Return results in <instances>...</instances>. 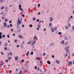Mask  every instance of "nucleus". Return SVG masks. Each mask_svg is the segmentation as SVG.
I'll use <instances>...</instances> for the list:
<instances>
[{
    "instance_id": "obj_4",
    "label": "nucleus",
    "mask_w": 74,
    "mask_h": 74,
    "mask_svg": "<svg viewBox=\"0 0 74 74\" xmlns=\"http://www.w3.org/2000/svg\"><path fill=\"white\" fill-rule=\"evenodd\" d=\"M38 28H37V30H39V29L41 27V25L40 24L38 25Z\"/></svg>"
},
{
    "instance_id": "obj_61",
    "label": "nucleus",
    "mask_w": 74,
    "mask_h": 74,
    "mask_svg": "<svg viewBox=\"0 0 74 74\" xmlns=\"http://www.w3.org/2000/svg\"><path fill=\"white\" fill-rule=\"evenodd\" d=\"M10 55V53H9L8 55V57L9 56V55Z\"/></svg>"
},
{
    "instance_id": "obj_14",
    "label": "nucleus",
    "mask_w": 74,
    "mask_h": 74,
    "mask_svg": "<svg viewBox=\"0 0 74 74\" xmlns=\"http://www.w3.org/2000/svg\"><path fill=\"white\" fill-rule=\"evenodd\" d=\"M64 39L65 40H67V37L65 36V38H64Z\"/></svg>"
},
{
    "instance_id": "obj_44",
    "label": "nucleus",
    "mask_w": 74,
    "mask_h": 74,
    "mask_svg": "<svg viewBox=\"0 0 74 74\" xmlns=\"http://www.w3.org/2000/svg\"><path fill=\"white\" fill-rule=\"evenodd\" d=\"M65 27H66V29H69V27H67L66 26H65Z\"/></svg>"
},
{
    "instance_id": "obj_9",
    "label": "nucleus",
    "mask_w": 74,
    "mask_h": 74,
    "mask_svg": "<svg viewBox=\"0 0 74 74\" xmlns=\"http://www.w3.org/2000/svg\"><path fill=\"white\" fill-rule=\"evenodd\" d=\"M56 62L57 64H58L59 63H60V62H59V60H56Z\"/></svg>"
},
{
    "instance_id": "obj_42",
    "label": "nucleus",
    "mask_w": 74,
    "mask_h": 74,
    "mask_svg": "<svg viewBox=\"0 0 74 74\" xmlns=\"http://www.w3.org/2000/svg\"><path fill=\"white\" fill-rule=\"evenodd\" d=\"M0 2H3V0H0Z\"/></svg>"
},
{
    "instance_id": "obj_13",
    "label": "nucleus",
    "mask_w": 74,
    "mask_h": 74,
    "mask_svg": "<svg viewBox=\"0 0 74 74\" xmlns=\"http://www.w3.org/2000/svg\"><path fill=\"white\" fill-rule=\"evenodd\" d=\"M8 45V43H7V42H5L4 44V46H7Z\"/></svg>"
},
{
    "instance_id": "obj_34",
    "label": "nucleus",
    "mask_w": 74,
    "mask_h": 74,
    "mask_svg": "<svg viewBox=\"0 0 74 74\" xmlns=\"http://www.w3.org/2000/svg\"><path fill=\"white\" fill-rule=\"evenodd\" d=\"M30 44V41H29L27 43V44Z\"/></svg>"
},
{
    "instance_id": "obj_3",
    "label": "nucleus",
    "mask_w": 74,
    "mask_h": 74,
    "mask_svg": "<svg viewBox=\"0 0 74 74\" xmlns=\"http://www.w3.org/2000/svg\"><path fill=\"white\" fill-rule=\"evenodd\" d=\"M34 42L32 41L31 42V45H32V46H33V45H34V44H35V43H36V41L34 40Z\"/></svg>"
},
{
    "instance_id": "obj_51",
    "label": "nucleus",
    "mask_w": 74,
    "mask_h": 74,
    "mask_svg": "<svg viewBox=\"0 0 74 74\" xmlns=\"http://www.w3.org/2000/svg\"><path fill=\"white\" fill-rule=\"evenodd\" d=\"M24 43H25V42L24 41H23V42H22V43L24 44Z\"/></svg>"
},
{
    "instance_id": "obj_54",
    "label": "nucleus",
    "mask_w": 74,
    "mask_h": 74,
    "mask_svg": "<svg viewBox=\"0 0 74 74\" xmlns=\"http://www.w3.org/2000/svg\"><path fill=\"white\" fill-rule=\"evenodd\" d=\"M2 35V33L1 32H0V36H1Z\"/></svg>"
},
{
    "instance_id": "obj_25",
    "label": "nucleus",
    "mask_w": 74,
    "mask_h": 74,
    "mask_svg": "<svg viewBox=\"0 0 74 74\" xmlns=\"http://www.w3.org/2000/svg\"><path fill=\"white\" fill-rule=\"evenodd\" d=\"M36 38H37V36H35L34 37V39H36Z\"/></svg>"
},
{
    "instance_id": "obj_24",
    "label": "nucleus",
    "mask_w": 74,
    "mask_h": 74,
    "mask_svg": "<svg viewBox=\"0 0 74 74\" xmlns=\"http://www.w3.org/2000/svg\"><path fill=\"white\" fill-rule=\"evenodd\" d=\"M22 71H20L19 72V73H18V74H21V73H22Z\"/></svg>"
},
{
    "instance_id": "obj_12",
    "label": "nucleus",
    "mask_w": 74,
    "mask_h": 74,
    "mask_svg": "<svg viewBox=\"0 0 74 74\" xmlns=\"http://www.w3.org/2000/svg\"><path fill=\"white\" fill-rule=\"evenodd\" d=\"M18 59V57L17 56V57H15V60H17Z\"/></svg>"
},
{
    "instance_id": "obj_49",
    "label": "nucleus",
    "mask_w": 74,
    "mask_h": 74,
    "mask_svg": "<svg viewBox=\"0 0 74 74\" xmlns=\"http://www.w3.org/2000/svg\"><path fill=\"white\" fill-rule=\"evenodd\" d=\"M70 52V50L69 49L68 50V52Z\"/></svg>"
},
{
    "instance_id": "obj_20",
    "label": "nucleus",
    "mask_w": 74,
    "mask_h": 74,
    "mask_svg": "<svg viewBox=\"0 0 74 74\" xmlns=\"http://www.w3.org/2000/svg\"><path fill=\"white\" fill-rule=\"evenodd\" d=\"M22 7V5H20V4H19V8H20Z\"/></svg>"
},
{
    "instance_id": "obj_52",
    "label": "nucleus",
    "mask_w": 74,
    "mask_h": 74,
    "mask_svg": "<svg viewBox=\"0 0 74 74\" xmlns=\"http://www.w3.org/2000/svg\"><path fill=\"white\" fill-rule=\"evenodd\" d=\"M39 69H40V68H38L37 69V71H38V70H39Z\"/></svg>"
},
{
    "instance_id": "obj_60",
    "label": "nucleus",
    "mask_w": 74,
    "mask_h": 74,
    "mask_svg": "<svg viewBox=\"0 0 74 74\" xmlns=\"http://www.w3.org/2000/svg\"><path fill=\"white\" fill-rule=\"evenodd\" d=\"M22 16H23V17H25V15L24 14H23L22 15Z\"/></svg>"
},
{
    "instance_id": "obj_10",
    "label": "nucleus",
    "mask_w": 74,
    "mask_h": 74,
    "mask_svg": "<svg viewBox=\"0 0 74 74\" xmlns=\"http://www.w3.org/2000/svg\"><path fill=\"white\" fill-rule=\"evenodd\" d=\"M51 30L52 33H53V32H54L53 30L55 31V29H54L53 28H51Z\"/></svg>"
},
{
    "instance_id": "obj_47",
    "label": "nucleus",
    "mask_w": 74,
    "mask_h": 74,
    "mask_svg": "<svg viewBox=\"0 0 74 74\" xmlns=\"http://www.w3.org/2000/svg\"><path fill=\"white\" fill-rule=\"evenodd\" d=\"M72 29L73 30H74V27L73 26H72Z\"/></svg>"
},
{
    "instance_id": "obj_29",
    "label": "nucleus",
    "mask_w": 74,
    "mask_h": 74,
    "mask_svg": "<svg viewBox=\"0 0 74 74\" xmlns=\"http://www.w3.org/2000/svg\"><path fill=\"white\" fill-rule=\"evenodd\" d=\"M71 21V18H69L68 19V21Z\"/></svg>"
},
{
    "instance_id": "obj_2",
    "label": "nucleus",
    "mask_w": 74,
    "mask_h": 74,
    "mask_svg": "<svg viewBox=\"0 0 74 74\" xmlns=\"http://www.w3.org/2000/svg\"><path fill=\"white\" fill-rule=\"evenodd\" d=\"M68 47L66 46L65 47V49L66 50L67 53H68V48H70V45H68Z\"/></svg>"
},
{
    "instance_id": "obj_57",
    "label": "nucleus",
    "mask_w": 74,
    "mask_h": 74,
    "mask_svg": "<svg viewBox=\"0 0 74 74\" xmlns=\"http://www.w3.org/2000/svg\"><path fill=\"white\" fill-rule=\"evenodd\" d=\"M22 27H25V25H22Z\"/></svg>"
},
{
    "instance_id": "obj_27",
    "label": "nucleus",
    "mask_w": 74,
    "mask_h": 74,
    "mask_svg": "<svg viewBox=\"0 0 74 74\" xmlns=\"http://www.w3.org/2000/svg\"><path fill=\"white\" fill-rule=\"evenodd\" d=\"M4 7L2 6V8H1V10H3V9H4Z\"/></svg>"
},
{
    "instance_id": "obj_56",
    "label": "nucleus",
    "mask_w": 74,
    "mask_h": 74,
    "mask_svg": "<svg viewBox=\"0 0 74 74\" xmlns=\"http://www.w3.org/2000/svg\"><path fill=\"white\" fill-rule=\"evenodd\" d=\"M26 56H28L29 55H28V54L27 53L26 54Z\"/></svg>"
},
{
    "instance_id": "obj_17",
    "label": "nucleus",
    "mask_w": 74,
    "mask_h": 74,
    "mask_svg": "<svg viewBox=\"0 0 74 74\" xmlns=\"http://www.w3.org/2000/svg\"><path fill=\"white\" fill-rule=\"evenodd\" d=\"M37 60H39V61H40V57L39 58H37Z\"/></svg>"
},
{
    "instance_id": "obj_16",
    "label": "nucleus",
    "mask_w": 74,
    "mask_h": 74,
    "mask_svg": "<svg viewBox=\"0 0 74 74\" xmlns=\"http://www.w3.org/2000/svg\"><path fill=\"white\" fill-rule=\"evenodd\" d=\"M69 63L70 64H72V62L71 61H70L69 62Z\"/></svg>"
},
{
    "instance_id": "obj_55",
    "label": "nucleus",
    "mask_w": 74,
    "mask_h": 74,
    "mask_svg": "<svg viewBox=\"0 0 74 74\" xmlns=\"http://www.w3.org/2000/svg\"><path fill=\"white\" fill-rule=\"evenodd\" d=\"M52 58H54V55H53V56H52Z\"/></svg>"
},
{
    "instance_id": "obj_6",
    "label": "nucleus",
    "mask_w": 74,
    "mask_h": 74,
    "mask_svg": "<svg viewBox=\"0 0 74 74\" xmlns=\"http://www.w3.org/2000/svg\"><path fill=\"white\" fill-rule=\"evenodd\" d=\"M53 18H52L51 17H50L49 18V20L50 22H52V21H53Z\"/></svg>"
},
{
    "instance_id": "obj_32",
    "label": "nucleus",
    "mask_w": 74,
    "mask_h": 74,
    "mask_svg": "<svg viewBox=\"0 0 74 74\" xmlns=\"http://www.w3.org/2000/svg\"><path fill=\"white\" fill-rule=\"evenodd\" d=\"M67 65H68V66H69V65H70V63H69V62L68 63H67Z\"/></svg>"
},
{
    "instance_id": "obj_15",
    "label": "nucleus",
    "mask_w": 74,
    "mask_h": 74,
    "mask_svg": "<svg viewBox=\"0 0 74 74\" xmlns=\"http://www.w3.org/2000/svg\"><path fill=\"white\" fill-rule=\"evenodd\" d=\"M47 63L49 64H51V62H50L49 61H47Z\"/></svg>"
},
{
    "instance_id": "obj_19",
    "label": "nucleus",
    "mask_w": 74,
    "mask_h": 74,
    "mask_svg": "<svg viewBox=\"0 0 74 74\" xmlns=\"http://www.w3.org/2000/svg\"><path fill=\"white\" fill-rule=\"evenodd\" d=\"M49 26H50V27H51V26H52V23H50V24H49Z\"/></svg>"
},
{
    "instance_id": "obj_45",
    "label": "nucleus",
    "mask_w": 74,
    "mask_h": 74,
    "mask_svg": "<svg viewBox=\"0 0 74 74\" xmlns=\"http://www.w3.org/2000/svg\"><path fill=\"white\" fill-rule=\"evenodd\" d=\"M37 22H39V21H40V20H39V19H38L37 20Z\"/></svg>"
},
{
    "instance_id": "obj_40",
    "label": "nucleus",
    "mask_w": 74,
    "mask_h": 74,
    "mask_svg": "<svg viewBox=\"0 0 74 74\" xmlns=\"http://www.w3.org/2000/svg\"><path fill=\"white\" fill-rule=\"evenodd\" d=\"M1 54H2V55H4V53H3V52H1Z\"/></svg>"
},
{
    "instance_id": "obj_58",
    "label": "nucleus",
    "mask_w": 74,
    "mask_h": 74,
    "mask_svg": "<svg viewBox=\"0 0 74 74\" xmlns=\"http://www.w3.org/2000/svg\"><path fill=\"white\" fill-rule=\"evenodd\" d=\"M40 12H38V15H40Z\"/></svg>"
},
{
    "instance_id": "obj_28",
    "label": "nucleus",
    "mask_w": 74,
    "mask_h": 74,
    "mask_svg": "<svg viewBox=\"0 0 74 74\" xmlns=\"http://www.w3.org/2000/svg\"><path fill=\"white\" fill-rule=\"evenodd\" d=\"M19 37H20V38H23V37H22L21 36V35H19Z\"/></svg>"
},
{
    "instance_id": "obj_1",
    "label": "nucleus",
    "mask_w": 74,
    "mask_h": 74,
    "mask_svg": "<svg viewBox=\"0 0 74 74\" xmlns=\"http://www.w3.org/2000/svg\"><path fill=\"white\" fill-rule=\"evenodd\" d=\"M22 23V21L20 20L19 18H18V20L17 21V30L18 33L21 32V28L19 27L20 26V24H21Z\"/></svg>"
},
{
    "instance_id": "obj_46",
    "label": "nucleus",
    "mask_w": 74,
    "mask_h": 74,
    "mask_svg": "<svg viewBox=\"0 0 74 74\" xmlns=\"http://www.w3.org/2000/svg\"><path fill=\"white\" fill-rule=\"evenodd\" d=\"M40 6V4H38V7H39Z\"/></svg>"
},
{
    "instance_id": "obj_37",
    "label": "nucleus",
    "mask_w": 74,
    "mask_h": 74,
    "mask_svg": "<svg viewBox=\"0 0 74 74\" xmlns=\"http://www.w3.org/2000/svg\"><path fill=\"white\" fill-rule=\"evenodd\" d=\"M10 27H12V25L11 24H10Z\"/></svg>"
},
{
    "instance_id": "obj_31",
    "label": "nucleus",
    "mask_w": 74,
    "mask_h": 74,
    "mask_svg": "<svg viewBox=\"0 0 74 74\" xmlns=\"http://www.w3.org/2000/svg\"><path fill=\"white\" fill-rule=\"evenodd\" d=\"M35 20L36 18H35V17L33 18V21H35Z\"/></svg>"
},
{
    "instance_id": "obj_53",
    "label": "nucleus",
    "mask_w": 74,
    "mask_h": 74,
    "mask_svg": "<svg viewBox=\"0 0 74 74\" xmlns=\"http://www.w3.org/2000/svg\"><path fill=\"white\" fill-rule=\"evenodd\" d=\"M22 62L23 63V62H24V60H22Z\"/></svg>"
},
{
    "instance_id": "obj_38",
    "label": "nucleus",
    "mask_w": 74,
    "mask_h": 74,
    "mask_svg": "<svg viewBox=\"0 0 74 74\" xmlns=\"http://www.w3.org/2000/svg\"><path fill=\"white\" fill-rule=\"evenodd\" d=\"M7 37L8 38H10V36L9 35H7Z\"/></svg>"
},
{
    "instance_id": "obj_18",
    "label": "nucleus",
    "mask_w": 74,
    "mask_h": 74,
    "mask_svg": "<svg viewBox=\"0 0 74 74\" xmlns=\"http://www.w3.org/2000/svg\"><path fill=\"white\" fill-rule=\"evenodd\" d=\"M62 32H59L58 33V34H59V35H60V34H62Z\"/></svg>"
},
{
    "instance_id": "obj_30",
    "label": "nucleus",
    "mask_w": 74,
    "mask_h": 74,
    "mask_svg": "<svg viewBox=\"0 0 74 74\" xmlns=\"http://www.w3.org/2000/svg\"><path fill=\"white\" fill-rule=\"evenodd\" d=\"M5 22H7V21H8V20H7V19H6L5 20Z\"/></svg>"
},
{
    "instance_id": "obj_50",
    "label": "nucleus",
    "mask_w": 74,
    "mask_h": 74,
    "mask_svg": "<svg viewBox=\"0 0 74 74\" xmlns=\"http://www.w3.org/2000/svg\"><path fill=\"white\" fill-rule=\"evenodd\" d=\"M12 36H15V34H14Z\"/></svg>"
},
{
    "instance_id": "obj_48",
    "label": "nucleus",
    "mask_w": 74,
    "mask_h": 74,
    "mask_svg": "<svg viewBox=\"0 0 74 74\" xmlns=\"http://www.w3.org/2000/svg\"><path fill=\"white\" fill-rule=\"evenodd\" d=\"M16 41H17V40H15V42L16 43Z\"/></svg>"
},
{
    "instance_id": "obj_43",
    "label": "nucleus",
    "mask_w": 74,
    "mask_h": 74,
    "mask_svg": "<svg viewBox=\"0 0 74 74\" xmlns=\"http://www.w3.org/2000/svg\"><path fill=\"white\" fill-rule=\"evenodd\" d=\"M26 71L25 70L24 71V73H26Z\"/></svg>"
},
{
    "instance_id": "obj_21",
    "label": "nucleus",
    "mask_w": 74,
    "mask_h": 74,
    "mask_svg": "<svg viewBox=\"0 0 74 74\" xmlns=\"http://www.w3.org/2000/svg\"><path fill=\"white\" fill-rule=\"evenodd\" d=\"M54 29L55 30H56V29H57V27H54Z\"/></svg>"
},
{
    "instance_id": "obj_41",
    "label": "nucleus",
    "mask_w": 74,
    "mask_h": 74,
    "mask_svg": "<svg viewBox=\"0 0 74 74\" xmlns=\"http://www.w3.org/2000/svg\"><path fill=\"white\" fill-rule=\"evenodd\" d=\"M64 40H63V41L62 42V44H64Z\"/></svg>"
},
{
    "instance_id": "obj_26",
    "label": "nucleus",
    "mask_w": 74,
    "mask_h": 74,
    "mask_svg": "<svg viewBox=\"0 0 74 74\" xmlns=\"http://www.w3.org/2000/svg\"><path fill=\"white\" fill-rule=\"evenodd\" d=\"M4 49L6 51H7V48H6V47H5Z\"/></svg>"
},
{
    "instance_id": "obj_36",
    "label": "nucleus",
    "mask_w": 74,
    "mask_h": 74,
    "mask_svg": "<svg viewBox=\"0 0 74 74\" xmlns=\"http://www.w3.org/2000/svg\"><path fill=\"white\" fill-rule=\"evenodd\" d=\"M2 38V36L1 35H0V39H1Z\"/></svg>"
},
{
    "instance_id": "obj_62",
    "label": "nucleus",
    "mask_w": 74,
    "mask_h": 74,
    "mask_svg": "<svg viewBox=\"0 0 74 74\" xmlns=\"http://www.w3.org/2000/svg\"><path fill=\"white\" fill-rule=\"evenodd\" d=\"M41 23V21H39V23Z\"/></svg>"
},
{
    "instance_id": "obj_22",
    "label": "nucleus",
    "mask_w": 74,
    "mask_h": 74,
    "mask_svg": "<svg viewBox=\"0 0 74 74\" xmlns=\"http://www.w3.org/2000/svg\"><path fill=\"white\" fill-rule=\"evenodd\" d=\"M31 55H33V51L31 52Z\"/></svg>"
},
{
    "instance_id": "obj_39",
    "label": "nucleus",
    "mask_w": 74,
    "mask_h": 74,
    "mask_svg": "<svg viewBox=\"0 0 74 74\" xmlns=\"http://www.w3.org/2000/svg\"><path fill=\"white\" fill-rule=\"evenodd\" d=\"M2 44L1 43V41H0V45H1Z\"/></svg>"
},
{
    "instance_id": "obj_11",
    "label": "nucleus",
    "mask_w": 74,
    "mask_h": 74,
    "mask_svg": "<svg viewBox=\"0 0 74 74\" xmlns=\"http://www.w3.org/2000/svg\"><path fill=\"white\" fill-rule=\"evenodd\" d=\"M51 47H52V46H54V43H51L50 45Z\"/></svg>"
},
{
    "instance_id": "obj_59",
    "label": "nucleus",
    "mask_w": 74,
    "mask_h": 74,
    "mask_svg": "<svg viewBox=\"0 0 74 74\" xmlns=\"http://www.w3.org/2000/svg\"><path fill=\"white\" fill-rule=\"evenodd\" d=\"M35 69H37V66H35Z\"/></svg>"
},
{
    "instance_id": "obj_8",
    "label": "nucleus",
    "mask_w": 74,
    "mask_h": 74,
    "mask_svg": "<svg viewBox=\"0 0 74 74\" xmlns=\"http://www.w3.org/2000/svg\"><path fill=\"white\" fill-rule=\"evenodd\" d=\"M8 8H8V7H6L5 8V11L6 12H7L8 11V10H8Z\"/></svg>"
},
{
    "instance_id": "obj_5",
    "label": "nucleus",
    "mask_w": 74,
    "mask_h": 74,
    "mask_svg": "<svg viewBox=\"0 0 74 74\" xmlns=\"http://www.w3.org/2000/svg\"><path fill=\"white\" fill-rule=\"evenodd\" d=\"M37 63L38 66H39L41 64V62L40 63L39 61H37Z\"/></svg>"
},
{
    "instance_id": "obj_35",
    "label": "nucleus",
    "mask_w": 74,
    "mask_h": 74,
    "mask_svg": "<svg viewBox=\"0 0 74 74\" xmlns=\"http://www.w3.org/2000/svg\"><path fill=\"white\" fill-rule=\"evenodd\" d=\"M20 10H21V11H22L23 10V9L21 8H19Z\"/></svg>"
},
{
    "instance_id": "obj_64",
    "label": "nucleus",
    "mask_w": 74,
    "mask_h": 74,
    "mask_svg": "<svg viewBox=\"0 0 74 74\" xmlns=\"http://www.w3.org/2000/svg\"><path fill=\"white\" fill-rule=\"evenodd\" d=\"M74 56V53L73 54V55H72V56Z\"/></svg>"
},
{
    "instance_id": "obj_7",
    "label": "nucleus",
    "mask_w": 74,
    "mask_h": 74,
    "mask_svg": "<svg viewBox=\"0 0 74 74\" xmlns=\"http://www.w3.org/2000/svg\"><path fill=\"white\" fill-rule=\"evenodd\" d=\"M3 24H4V27H7V23H6V22H5L4 23H3Z\"/></svg>"
},
{
    "instance_id": "obj_63",
    "label": "nucleus",
    "mask_w": 74,
    "mask_h": 74,
    "mask_svg": "<svg viewBox=\"0 0 74 74\" xmlns=\"http://www.w3.org/2000/svg\"><path fill=\"white\" fill-rule=\"evenodd\" d=\"M68 26H69V27H70V24H69Z\"/></svg>"
},
{
    "instance_id": "obj_33",
    "label": "nucleus",
    "mask_w": 74,
    "mask_h": 74,
    "mask_svg": "<svg viewBox=\"0 0 74 74\" xmlns=\"http://www.w3.org/2000/svg\"><path fill=\"white\" fill-rule=\"evenodd\" d=\"M5 36V35H2V37L4 38Z\"/></svg>"
},
{
    "instance_id": "obj_23",
    "label": "nucleus",
    "mask_w": 74,
    "mask_h": 74,
    "mask_svg": "<svg viewBox=\"0 0 74 74\" xmlns=\"http://www.w3.org/2000/svg\"><path fill=\"white\" fill-rule=\"evenodd\" d=\"M29 27H33V25L31 24L30 25H29Z\"/></svg>"
}]
</instances>
